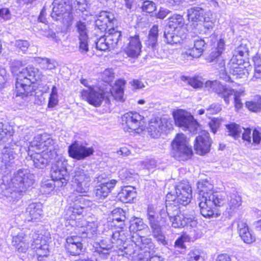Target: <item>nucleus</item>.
<instances>
[{
  "instance_id": "f257e3e1",
  "label": "nucleus",
  "mask_w": 261,
  "mask_h": 261,
  "mask_svg": "<svg viewBox=\"0 0 261 261\" xmlns=\"http://www.w3.org/2000/svg\"><path fill=\"white\" fill-rule=\"evenodd\" d=\"M92 174V171L89 166L80 165L75 169L73 177L74 192L81 195L76 196L73 193L69 197V201H71L72 204H71L68 212L73 216L83 215L86 209L92 205L91 201L84 197L87 196L90 190Z\"/></svg>"
},
{
  "instance_id": "f03ea898",
  "label": "nucleus",
  "mask_w": 261,
  "mask_h": 261,
  "mask_svg": "<svg viewBox=\"0 0 261 261\" xmlns=\"http://www.w3.org/2000/svg\"><path fill=\"white\" fill-rule=\"evenodd\" d=\"M116 22L113 13L107 11L99 13L95 20V25L99 30L106 31V34L95 42L97 50L106 51L117 46L121 37V33L113 27Z\"/></svg>"
},
{
  "instance_id": "7ed1b4c3",
  "label": "nucleus",
  "mask_w": 261,
  "mask_h": 261,
  "mask_svg": "<svg viewBox=\"0 0 261 261\" xmlns=\"http://www.w3.org/2000/svg\"><path fill=\"white\" fill-rule=\"evenodd\" d=\"M199 192V206L200 213L205 218L213 216L216 206H220L226 201V194L213 192V185L207 180H200L197 184Z\"/></svg>"
},
{
  "instance_id": "20e7f679",
  "label": "nucleus",
  "mask_w": 261,
  "mask_h": 261,
  "mask_svg": "<svg viewBox=\"0 0 261 261\" xmlns=\"http://www.w3.org/2000/svg\"><path fill=\"white\" fill-rule=\"evenodd\" d=\"M53 140L46 134L37 135L31 142L29 147V153L35 151L31 155L36 167L43 168L53 160L56 159L57 152L53 150Z\"/></svg>"
},
{
  "instance_id": "39448f33",
  "label": "nucleus",
  "mask_w": 261,
  "mask_h": 261,
  "mask_svg": "<svg viewBox=\"0 0 261 261\" xmlns=\"http://www.w3.org/2000/svg\"><path fill=\"white\" fill-rule=\"evenodd\" d=\"M43 75L41 72L33 66H28L24 69L17 75L15 83L16 97L22 98L29 96L32 91L31 84L42 81Z\"/></svg>"
},
{
  "instance_id": "423d86ee",
  "label": "nucleus",
  "mask_w": 261,
  "mask_h": 261,
  "mask_svg": "<svg viewBox=\"0 0 261 261\" xmlns=\"http://www.w3.org/2000/svg\"><path fill=\"white\" fill-rule=\"evenodd\" d=\"M34 182V175L27 170L20 169L15 173L8 189L9 198L16 200L20 199L27 189Z\"/></svg>"
},
{
  "instance_id": "0eeeda50",
  "label": "nucleus",
  "mask_w": 261,
  "mask_h": 261,
  "mask_svg": "<svg viewBox=\"0 0 261 261\" xmlns=\"http://www.w3.org/2000/svg\"><path fill=\"white\" fill-rule=\"evenodd\" d=\"M171 205L167 206V211H163L161 212V222L162 226L169 225L171 223V226L174 228H180L185 226H194L196 224V221L193 218H186L185 215L181 213H178L177 207L175 208L172 212L170 211V208Z\"/></svg>"
},
{
  "instance_id": "6e6552de",
  "label": "nucleus",
  "mask_w": 261,
  "mask_h": 261,
  "mask_svg": "<svg viewBox=\"0 0 261 261\" xmlns=\"http://www.w3.org/2000/svg\"><path fill=\"white\" fill-rule=\"evenodd\" d=\"M169 19L168 28L164 32L165 41L171 45L180 43L184 38V18L180 15L174 14Z\"/></svg>"
},
{
  "instance_id": "1a4fd4ad",
  "label": "nucleus",
  "mask_w": 261,
  "mask_h": 261,
  "mask_svg": "<svg viewBox=\"0 0 261 261\" xmlns=\"http://www.w3.org/2000/svg\"><path fill=\"white\" fill-rule=\"evenodd\" d=\"M175 124L184 130L196 134L201 130V127L194 117L188 112L179 109L173 113Z\"/></svg>"
},
{
  "instance_id": "9d476101",
  "label": "nucleus",
  "mask_w": 261,
  "mask_h": 261,
  "mask_svg": "<svg viewBox=\"0 0 261 261\" xmlns=\"http://www.w3.org/2000/svg\"><path fill=\"white\" fill-rule=\"evenodd\" d=\"M121 124L124 132L140 134L145 128L144 117L137 112H128L122 116Z\"/></svg>"
},
{
  "instance_id": "9b49d317",
  "label": "nucleus",
  "mask_w": 261,
  "mask_h": 261,
  "mask_svg": "<svg viewBox=\"0 0 261 261\" xmlns=\"http://www.w3.org/2000/svg\"><path fill=\"white\" fill-rule=\"evenodd\" d=\"M173 156L179 161H186L191 158L192 149L189 140L183 134H177L171 143Z\"/></svg>"
},
{
  "instance_id": "f8f14e48",
  "label": "nucleus",
  "mask_w": 261,
  "mask_h": 261,
  "mask_svg": "<svg viewBox=\"0 0 261 261\" xmlns=\"http://www.w3.org/2000/svg\"><path fill=\"white\" fill-rule=\"evenodd\" d=\"M56 160V162L52 164L51 177L56 182L57 187H62L65 186L69 180L66 169L67 161L62 155H58Z\"/></svg>"
},
{
  "instance_id": "ddd939ff",
  "label": "nucleus",
  "mask_w": 261,
  "mask_h": 261,
  "mask_svg": "<svg viewBox=\"0 0 261 261\" xmlns=\"http://www.w3.org/2000/svg\"><path fill=\"white\" fill-rule=\"evenodd\" d=\"M130 232L127 230H117L113 232L111 243L115 244L118 248L119 255H124V254L131 255L134 254L135 250L133 248V245H127V240L130 239Z\"/></svg>"
},
{
  "instance_id": "4468645a",
  "label": "nucleus",
  "mask_w": 261,
  "mask_h": 261,
  "mask_svg": "<svg viewBox=\"0 0 261 261\" xmlns=\"http://www.w3.org/2000/svg\"><path fill=\"white\" fill-rule=\"evenodd\" d=\"M147 216L153 237L159 243L163 245H167L166 237L162 230L161 222L156 219L157 214L151 205L148 207Z\"/></svg>"
},
{
  "instance_id": "2eb2a0df",
  "label": "nucleus",
  "mask_w": 261,
  "mask_h": 261,
  "mask_svg": "<svg viewBox=\"0 0 261 261\" xmlns=\"http://www.w3.org/2000/svg\"><path fill=\"white\" fill-rule=\"evenodd\" d=\"M81 96L83 99L95 107L100 106L104 98H108L109 97L101 89L94 87L84 89L81 92Z\"/></svg>"
},
{
  "instance_id": "dca6fc26",
  "label": "nucleus",
  "mask_w": 261,
  "mask_h": 261,
  "mask_svg": "<svg viewBox=\"0 0 261 261\" xmlns=\"http://www.w3.org/2000/svg\"><path fill=\"white\" fill-rule=\"evenodd\" d=\"M69 155L77 160H83L93 154L94 149L92 147H87L75 141L68 146Z\"/></svg>"
},
{
  "instance_id": "f3484780",
  "label": "nucleus",
  "mask_w": 261,
  "mask_h": 261,
  "mask_svg": "<svg viewBox=\"0 0 261 261\" xmlns=\"http://www.w3.org/2000/svg\"><path fill=\"white\" fill-rule=\"evenodd\" d=\"M53 5L54 7L53 12L51 14L52 18L57 20L61 18L64 19L69 17L72 10V6L69 4V0L68 2L55 0Z\"/></svg>"
},
{
  "instance_id": "a211bd4d",
  "label": "nucleus",
  "mask_w": 261,
  "mask_h": 261,
  "mask_svg": "<svg viewBox=\"0 0 261 261\" xmlns=\"http://www.w3.org/2000/svg\"><path fill=\"white\" fill-rule=\"evenodd\" d=\"M168 122L169 121L166 118H152L147 128L149 135L154 138L160 137L168 127Z\"/></svg>"
},
{
  "instance_id": "6ab92c4d",
  "label": "nucleus",
  "mask_w": 261,
  "mask_h": 261,
  "mask_svg": "<svg viewBox=\"0 0 261 261\" xmlns=\"http://www.w3.org/2000/svg\"><path fill=\"white\" fill-rule=\"evenodd\" d=\"M211 146V140L209 134L205 131L200 132V134L196 138L194 149L199 155H203L208 152Z\"/></svg>"
},
{
  "instance_id": "aec40b11",
  "label": "nucleus",
  "mask_w": 261,
  "mask_h": 261,
  "mask_svg": "<svg viewBox=\"0 0 261 261\" xmlns=\"http://www.w3.org/2000/svg\"><path fill=\"white\" fill-rule=\"evenodd\" d=\"M176 200L180 204L187 205L192 198V189L188 182L183 181L176 187Z\"/></svg>"
},
{
  "instance_id": "412c9836",
  "label": "nucleus",
  "mask_w": 261,
  "mask_h": 261,
  "mask_svg": "<svg viewBox=\"0 0 261 261\" xmlns=\"http://www.w3.org/2000/svg\"><path fill=\"white\" fill-rule=\"evenodd\" d=\"M205 87L215 91L223 98L227 105L229 103V97L233 94V89L223 86L217 81L206 82Z\"/></svg>"
},
{
  "instance_id": "4be33fe9",
  "label": "nucleus",
  "mask_w": 261,
  "mask_h": 261,
  "mask_svg": "<svg viewBox=\"0 0 261 261\" xmlns=\"http://www.w3.org/2000/svg\"><path fill=\"white\" fill-rule=\"evenodd\" d=\"M159 36V29L157 25H154L150 30L147 39L145 42L147 50L149 53H152L153 56L160 58L162 57L158 53L159 44L158 38Z\"/></svg>"
},
{
  "instance_id": "5701e85b",
  "label": "nucleus",
  "mask_w": 261,
  "mask_h": 261,
  "mask_svg": "<svg viewBox=\"0 0 261 261\" xmlns=\"http://www.w3.org/2000/svg\"><path fill=\"white\" fill-rule=\"evenodd\" d=\"M31 247L36 252L39 260H41L42 257L47 256L49 254L48 244L47 240L42 236L34 238Z\"/></svg>"
},
{
  "instance_id": "b1692460",
  "label": "nucleus",
  "mask_w": 261,
  "mask_h": 261,
  "mask_svg": "<svg viewBox=\"0 0 261 261\" xmlns=\"http://www.w3.org/2000/svg\"><path fill=\"white\" fill-rule=\"evenodd\" d=\"M97 224L96 222H89L85 220L79 222L76 228V231L81 237L94 238L97 232Z\"/></svg>"
},
{
  "instance_id": "393cba45",
  "label": "nucleus",
  "mask_w": 261,
  "mask_h": 261,
  "mask_svg": "<svg viewBox=\"0 0 261 261\" xmlns=\"http://www.w3.org/2000/svg\"><path fill=\"white\" fill-rule=\"evenodd\" d=\"M76 28L79 34V50L82 54L89 50L88 36L87 29L85 22L79 21L76 22Z\"/></svg>"
},
{
  "instance_id": "a878e982",
  "label": "nucleus",
  "mask_w": 261,
  "mask_h": 261,
  "mask_svg": "<svg viewBox=\"0 0 261 261\" xmlns=\"http://www.w3.org/2000/svg\"><path fill=\"white\" fill-rule=\"evenodd\" d=\"M204 15V9L199 7H192L187 11L188 19L194 28L206 21Z\"/></svg>"
},
{
  "instance_id": "bb28decb",
  "label": "nucleus",
  "mask_w": 261,
  "mask_h": 261,
  "mask_svg": "<svg viewBox=\"0 0 261 261\" xmlns=\"http://www.w3.org/2000/svg\"><path fill=\"white\" fill-rule=\"evenodd\" d=\"M130 239L136 247H138V249L144 250V252H149L154 247L151 239L142 236L141 234L134 233L131 236Z\"/></svg>"
},
{
  "instance_id": "cd10ccee",
  "label": "nucleus",
  "mask_w": 261,
  "mask_h": 261,
  "mask_svg": "<svg viewBox=\"0 0 261 261\" xmlns=\"http://www.w3.org/2000/svg\"><path fill=\"white\" fill-rule=\"evenodd\" d=\"M81 237L78 236L68 237L66 239L65 248L68 252L72 255H77L83 251V246Z\"/></svg>"
},
{
  "instance_id": "c85d7f7f",
  "label": "nucleus",
  "mask_w": 261,
  "mask_h": 261,
  "mask_svg": "<svg viewBox=\"0 0 261 261\" xmlns=\"http://www.w3.org/2000/svg\"><path fill=\"white\" fill-rule=\"evenodd\" d=\"M115 246L114 244L108 243L106 240H101L94 243L93 251L99 255L101 259H107L110 254V250Z\"/></svg>"
},
{
  "instance_id": "c756f323",
  "label": "nucleus",
  "mask_w": 261,
  "mask_h": 261,
  "mask_svg": "<svg viewBox=\"0 0 261 261\" xmlns=\"http://www.w3.org/2000/svg\"><path fill=\"white\" fill-rule=\"evenodd\" d=\"M142 45L138 35L131 37L129 42L125 49V53L132 58L138 57L141 51Z\"/></svg>"
},
{
  "instance_id": "7c9ffc66",
  "label": "nucleus",
  "mask_w": 261,
  "mask_h": 261,
  "mask_svg": "<svg viewBox=\"0 0 261 261\" xmlns=\"http://www.w3.org/2000/svg\"><path fill=\"white\" fill-rule=\"evenodd\" d=\"M238 229L240 237L245 243L250 244L255 241V237L249 231L248 226L245 221L240 220L238 222Z\"/></svg>"
},
{
  "instance_id": "2f4dec72",
  "label": "nucleus",
  "mask_w": 261,
  "mask_h": 261,
  "mask_svg": "<svg viewBox=\"0 0 261 261\" xmlns=\"http://www.w3.org/2000/svg\"><path fill=\"white\" fill-rule=\"evenodd\" d=\"M27 214L29 216V221L40 219L43 214L42 205L40 203H32L27 208Z\"/></svg>"
},
{
  "instance_id": "473e14b6",
  "label": "nucleus",
  "mask_w": 261,
  "mask_h": 261,
  "mask_svg": "<svg viewBox=\"0 0 261 261\" xmlns=\"http://www.w3.org/2000/svg\"><path fill=\"white\" fill-rule=\"evenodd\" d=\"M125 81L122 79H119L116 81L114 85L110 90V94L116 100L124 101V89Z\"/></svg>"
},
{
  "instance_id": "72a5a7b5",
  "label": "nucleus",
  "mask_w": 261,
  "mask_h": 261,
  "mask_svg": "<svg viewBox=\"0 0 261 261\" xmlns=\"http://www.w3.org/2000/svg\"><path fill=\"white\" fill-rule=\"evenodd\" d=\"M29 238L22 233H19L17 236L13 238V245L16 249L21 252H25L29 247Z\"/></svg>"
},
{
  "instance_id": "f704fd0d",
  "label": "nucleus",
  "mask_w": 261,
  "mask_h": 261,
  "mask_svg": "<svg viewBox=\"0 0 261 261\" xmlns=\"http://www.w3.org/2000/svg\"><path fill=\"white\" fill-rule=\"evenodd\" d=\"M136 196V192L134 187L125 186L121 189L118 193L120 200L124 203L131 202Z\"/></svg>"
},
{
  "instance_id": "c9c22d12",
  "label": "nucleus",
  "mask_w": 261,
  "mask_h": 261,
  "mask_svg": "<svg viewBox=\"0 0 261 261\" xmlns=\"http://www.w3.org/2000/svg\"><path fill=\"white\" fill-rule=\"evenodd\" d=\"M129 230L134 232L143 231L145 234H148L150 233L147 225L144 223L142 219L139 218H134L131 220Z\"/></svg>"
},
{
  "instance_id": "e433bc0d",
  "label": "nucleus",
  "mask_w": 261,
  "mask_h": 261,
  "mask_svg": "<svg viewBox=\"0 0 261 261\" xmlns=\"http://www.w3.org/2000/svg\"><path fill=\"white\" fill-rule=\"evenodd\" d=\"M13 133V129L11 126L0 124V144L11 141Z\"/></svg>"
},
{
  "instance_id": "4c0bfd02",
  "label": "nucleus",
  "mask_w": 261,
  "mask_h": 261,
  "mask_svg": "<svg viewBox=\"0 0 261 261\" xmlns=\"http://www.w3.org/2000/svg\"><path fill=\"white\" fill-rule=\"evenodd\" d=\"M112 220L115 226H118L120 230H123L122 227L124 225V222L125 220L124 212L122 209H115L112 211Z\"/></svg>"
},
{
  "instance_id": "58836bf2",
  "label": "nucleus",
  "mask_w": 261,
  "mask_h": 261,
  "mask_svg": "<svg viewBox=\"0 0 261 261\" xmlns=\"http://www.w3.org/2000/svg\"><path fill=\"white\" fill-rule=\"evenodd\" d=\"M14 148L5 146L2 150V161L6 165H9L15 158L16 153L14 151Z\"/></svg>"
},
{
  "instance_id": "ea45409f",
  "label": "nucleus",
  "mask_w": 261,
  "mask_h": 261,
  "mask_svg": "<svg viewBox=\"0 0 261 261\" xmlns=\"http://www.w3.org/2000/svg\"><path fill=\"white\" fill-rule=\"evenodd\" d=\"M94 193L95 200L97 202H101L108 196L109 192L107 188L101 184L95 187Z\"/></svg>"
},
{
  "instance_id": "a19ab883",
  "label": "nucleus",
  "mask_w": 261,
  "mask_h": 261,
  "mask_svg": "<svg viewBox=\"0 0 261 261\" xmlns=\"http://www.w3.org/2000/svg\"><path fill=\"white\" fill-rule=\"evenodd\" d=\"M235 59L232 58L228 65L230 73L233 75H236L237 77L241 78L242 75L244 74V69L238 63H235Z\"/></svg>"
},
{
  "instance_id": "79ce46f5",
  "label": "nucleus",
  "mask_w": 261,
  "mask_h": 261,
  "mask_svg": "<svg viewBox=\"0 0 261 261\" xmlns=\"http://www.w3.org/2000/svg\"><path fill=\"white\" fill-rule=\"evenodd\" d=\"M230 200L228 202L229 210L228 213H232L234 210L238 208L242 204V198L241 196L237 194H232L230 196Z\"/></svg>"
},
{
  "instance_id": "37998d69",
  "label": "nucleus",
  "mask_w": 261,
  "mask_h": 261,
  "mask_svg": "<svg viewBox=\"0 0 261 261\" xmlns=\"http://www.w3.org/2000/svg\"><path fill=\"white\" fill-rule=\"evenodd\" d=\"M246 107L251 111L257 112L261 111V97L257 95L253 100L246 102Z\"/></svg>"
},
{
  "instance_id": "c03bdc74",
  "label": "nucleus",
  "mask_w": 261,
  "mask_h": 261,
  "mask_svg": "<svg viewBox=\"0 0 261 261\" xmlns=\"http://www.w3.org/2000/svg\"><path fill=\"white\" fill-rule=\"evenodd\" d=\"M213 59H214L213 62H214L216 60V62H219V67L218 68V69H219L221 72L220 75V78L223 79L226 82L229 81L230 80V77L226 73L224 60L220 57V56H218V57H216V56H215L213 57Z\"/></svg>"
},
{
  "instance_id": "a18cd8bd",
  "label": "nucleus",
  "mask_w": 261,
  "mask_h": 261,
  "mask_svg": "<svg viewBox=\"0 0 261 261\" xmlns=\"http://www.w3.org/2000/svg\"><path fill=\"white\" fill-rule=\"evenodd\" d=\"M228 130L229 135L237 139L240 137L243 130V127L238 124L232 123L226 126Z\"/></svg>"
},
{
  "instance_id": "49530a36",
  "label": "nucleus",
  "mask_w": 261,
  "mask_h": 261,
  "mask_svg": "<svg viewBox=\"0 0 261 261\" xmlns=\"http://www.w3.org/2000/svg\"><path fill=\"white\" fill-rule=\"evenodd\" d=\"M58 89L56 86H53L49 97L48 108H54L58 103Z\"/></svg>"
},
{
  "instance_id": "de8ad7c7",
  "label": "nucleus",
  "mask_w": 261,
  "mask_h": 261,
  "mask_svg": "<svg viewBox=\"0 0 261 261\" xmlns=\"http://www.w3.org/2000/svg\"><path fill=\"white\" fill-rule=\"evenodd\" d=\"M251 81L261 82V60L260 59H257L254 61V74Z\"/></svg>"
},
{
  "instance_id": "09e8293b",
  "label": "nucleus",
  "mask_w": 261,
  "mask_h": 261,
  "mask_svg": "<svg viewBox=\"0 0 261 261\" xmlns=\"http://www.w3.org/2000/svg\"><path fill=\"white\" fill-rule=\"evenodd\" d=\"M57 186L56 182L53 180H48L44 181L41 187V192L44 194H49L54 190Z\"/></svg>"
},
{
  "instance_id": "8fccbe9b",
  "label": "nucleus",
  "mask_w": 261,
  "mask_h": 261,
  "mask_svg": "<svg viewBox=\"0 0 261 261\" xmlns=\"http://www.w3.org/2000/svg\"><path fill=\"white\" fill-rule=\"evenodd\" d=\"M37 61L40 64L41 68L44 69L51 70L54 69L56 66L55 62L48 58H38Z\"/></svg>"
},
{
  "instance_id": "3c124183",
  "label": "nucleus",
  "mask_w": 261,
  "mask_h": 261,
  "mask_svg": "<svg viewBox=\"0 0 261 261\" xmlns=\"http://www.w3.org/2000/svg\"><path fill=\"white\" fill-rule=\"evenodd\" d=\"M224 46H225V43H224V40L222 39H220L217 43V51L216 52H213L210 54L209 58L207 59L208 60V62H213V61L214 60V59H213V57L215 56H216V57L220 56V55L222 54V53L223 52V51L224 49Z\"/></svg>"
},
{
  "instance_id": "603ef678",
  "label": "nucleus",
  "mask_w": 261,
  "mask_h": 261,
  "mask_svg": "<svg viewBox=\"0 0 261 261\" xmlns=\"http://www.w3.org/2000/svg\"><path fill=\"white\" fill-rule=\"evenodd\" d=\"M188 261H203L201 252L197 249H194L188 253Z\"/></svg>"
},
{
  "instance_id": "864d4df0",
  "label": "nucleus",
  "mask_w": 261,
  "mask_h": 261,
  "mask_svg": "<svg viewBox=\"0 0 261 261\" xmlns=\"http://www.w3.org/2000/svg\"><path fill=\"white\" fill-rule=\"evenodd\" d=\"M114 78V73L112 69H106L101 73V79L105 83L110 84Z\"/></svg>"
},
{
  "instance_id": "5fc2aeb1",
  "label": "nucleus",
  "mask_w": 261,
  "mask_h": 261,
  "mask_svg": "<svg viewBox=\"0 0 261 261\" xmlns=\"http://www.w3.org/2000/svg\"><path fill=\"white\" fill-rule=\"evenodd\" d=\"M189 237L186 235H182L175 242L174 247L178 249L185 250L186 246L184 243L189 241Z\"/></svg>"
},
{
  "instance_id": "6e6d98bb",
  "label": "nucleus",
  "mask_w": 261,
  "mask_h": 261,
  "mask_svg": "<svg viewBox=\"0 0 261 261\" xmlns=\"http://www.w3.org/2000/svg\"><path fill=\"white\" fill-rule=\"evenodd\" d=\"M243 90L236 91L233 90V93L231 95H234V107L236 110H239L242 108L243 104L241 101L240 97L243 94Z\"/></svg>"
},
{
  "instance_id": "4d7b16f0",
  "label": "nucleus",
  "mask_w": 261,
  "mask_h": 261,
  "mask_svg": "<svg viewBox=\"0 0 261 261\" xmlns=\"http://www.w3.org/2000/svg\"><path fill=\"white\" fill-rule=\"evenodd\" d=\"M156 166V162L154 159H147L141 162V167L143 169L148 170L154 169Z\"/></svg>"
},
{
  "instance_id": "13d9d810",
  "label": "nucleus",
  "mask_w": 261,
  "mask_h": 261,
  "mask_svg": "<svg viewBox=\"0 0 261 261\" xmlns=\"http://www.w3.org/2000/svg\"><path fill=\"white\" fill-rule=\"evenodd\" d=\"M71 6H72V9L74 8L82 12L86 10L87 8L86 0H75Z\"/></svg>"
},
{
  "instance_id": "bf43d9fd",
  "label": "nucleus",
  "mask_w": 261,
  "mask_h": 261,
  "mask_svg": "<svg viewBox=\"0 0 261 261\" xmlns=\"http://www.w3.org/2000/svg\"><path fill=\"white\" fill-rule=\"evenodd\" d=\"M188 84L194 88H199L202 86L203 82L200 77H191L188 79Z\"/></svg>"
},
{
  "instance_id": "052dcab7",
  "label": "nucleus",
  "mask_w": 261,
  "mask_h": 261,
  "mask_svg": "<svg viewBox=\"0 0 261 261\" xmlns=\"http://www.w3.org/2000/svg\"><path fill=\"white\" fill-rule=\"evenodd\" d=\"M14 45L23 53H25L29 47L30 43L27 40H17L15 41Z\"/></svg>"
},
{
  "instance_id": "680f3d73",
  "label": "nucleus",
  "mask_w": 261,
  "mask_h": 261,
  "mask_svg": "<svg viewBox=\"0 0 261 261\" xmlns=\"http://www.w3.org/2000/svg\"><path fill=\"white\" fill-rule=\"evenodd\" d=\"M142 8L143 11H145L147 13H151L155 10L156 6L153 2L146 1L143 3Z\"/></svg>"
},
{
  "instance_id": "e2e57ef3",
  "label": "nucleus",
  "mask_w": 261,
  "mask_h": 261,
  "mask_svg": "<svg viewBox=\"0 0 261 261\" xmlns=\"http://www.w3.org/2000/svg\"><path fill=\"white\" fill-rule=\"evenodd\" d=\"M241 134L242 138L244 141H246L248 144L252 143V133L251 128H245L243 127V130Z\"/></svg>"
},
{
  "instance_id": "0e129e2a",
  "label": "nucleus",
  "mask_w": 261,
  "mask_h": 261,
  "mask_svg": "<svg viewBox=\"0 0 261 261\" xmlns=\"http://www.w3.org/2000/svg\"><path fill=\"white\" fill-rule=\"evenodd\" d=\"M247 51V47L245 44H241L237 47L234 51L233 57L236 59L238 56L240 57L244 56L245 53Z\"/></svg>"
},
{
  "instance_id": "69168bd1",
  "label": "nucleus",
  "mask_w": 261,
  "mask_h": 261,
  "mask_svg": "<svg viewBox=\"0 0 261 261\" xmlns=\"http://www.w3.org/2000/svg\"><path fill=\"white\" fill-rule=\"evenodd\" d=\"M252 143L258 145L261 141V132L257 129L254 128L252 133Z\"/></svg>"
},
{
  "instance_id": "338daca9",
  "label": "nucleus",
  "mask_w": 261,
  "mask_h": 261,
  "mask_svg": "<svg viewBox=\"0 0 261 261\" xmlns=\"http://www.w3.org/2000/svg\"><path fill=\"white\" fill-rule=\"evenodd\" d=\"M221 110V108L219 105L212 104L206 109V115L208 116L209 115L216 114Z\"/></svg>"
},
{
  "instance_id": "774afa93",
  "label": "nucleus",
  "mask_w": 261,
  "mask_h": 261,
  "mask_svg": "<svg viewBox=\"0 0 261 261\" xmlns=\"http://www.w3.org/2000/svg\"><path fill=\"white\" fill-rule=\"evenodd\" d=\"M180 59L185 62H188L189 61L193 60L192 54L189 49H184L182 50L180 54Z\"/></svg>"
}]
</instances>
